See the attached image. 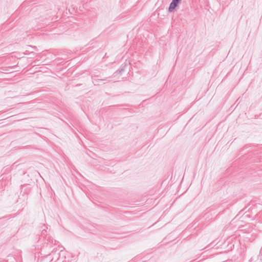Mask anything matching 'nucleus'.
Returning a JSON list of instances; mask_svg holds the SVG:
<instances>
[{"label":"nucleus","instance_id":"1","mask_svg":"<svg viewBox=\"0 0 262 262\" xmlns=\"http://www.w3.org/2000/svg\"><path fill=\"white\" fill-rule=\"evenodd\" d=\"M31 185L30 184H24L20 186V195L24 197L23 199H27V196L29 194L31 190Z\"/></svg>","mask_w":262,"mask_h":262},{"label":"nucleus","instance_id":"2","mask_svg":"<svg viewBox=\"0 0 262 262\" xmlns=\"http://www.w3.org/2000/svg\"><path fill=\"white\" fill-rule=\"evenodd\" d=\"M41 236L42 237L45 238L49 242H50L51 243H54V244H55V245L56 244V240L54 239L50 236H48L47 229H43L41 230Z\"/></svg>","mask_w":262,"mask_h":262},{"label":"nucleus","instance_id":"3","mask_svg":"<svg viewBox=\"0 0 262 262\" xmlns=\"http://www.w3.org/2000/svg\"><path fill=\"white\" fill-rule=\"evenodd\" d=\"M179 6L171 2L168 8V12L169 13L174 12L176 10L177 8Z\"/></svg>","mask_w":262,"mask_h":262},{"label":"nucleus","instance_id":"4","mask_svg":"<svg viewBox=\"0 0 262 262\" xmlns=\"http://www.w3.org/2000/svg\"><path fill=\"white\" fill-rule=\"evenodd\" d=\"M126 66V64L123 63L121 65L120 67L119 68L118 70H117L116 72L115 73L116 74V75L121 74L125 69V67Z\"/></svg>","mask_w":262,"mask_h":262},{"label":"nucleus","instance_id":"5","mask_svg":"<svg viewBox=\"0 0 262 262\" xmlns=\"http://www.w3.org/2000/svg\"><path fill=\"white\" fill-rule=\"evenodd\" d=\"M181 1L182 0H172L171 2L177 5L178 6H179V5L181 3Z\"/></svg>","mask_w":262,"mask_h":262},{"label":"nucleus","instance_id":"6","mask_svg":"<svg viewBox=\"0 0 262 262\" xmlns=\"http://www.w3.org/2000/svg\"><path fill=\"white\" fill-rule=\"evenodd\" d=\"M25 54L26 55H28V54H33V55H35V53L34 52H29L28 51H26L25 53Z\"/></svg>","mask_w":262,"mask_h":262},{"label":"nucleus","instance_id":"7","mask_svg":"<svg viewBox=\"0 0 262 262\" xmlns=\"http://www.w3.org/2000/svg\"><path fill=\"white\" fill-rule=\"evenodd\" d=\"M56 250H57V248H54L53 249V250L52 251V253L55 252V251H56Z\"/></svg>","mask_w":262,"mask_h":262}]
</instances>
